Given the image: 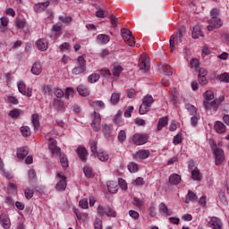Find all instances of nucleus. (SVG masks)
<instances>
[{
    "mask_svg": "<svg viewBox=\"0 0 229 229\" xmlns=\"http://www.w3.org/2000/svg\"><path fill=\"white\" fill-rule=\"evenodd\" d=\"M153 103H155V100L153 99V97L151 95L145 96L143 98L142 104L140 106L139 114L140 115H144L145 114H148Z\"/></svg>",
    "mask_w": 229,
    "mask_h": 229,
    "instance_id": "f257e3e1",
    "label": "nucleus"
},
{
    "mask_svg": "<svg viewBox=\"0 0 229 229\" xmlns=\"http://www.w3.org/2000/svg\"><path fill=\"white\" fill-rule=\"evenodd\" d=\"M121 35L123 40L127 42L128 46H130L131 47H133L135 46V37L133 36L130 30L123 28L121 30Z\"/></svg>",
    "mask_w": 229,
    "mask_h": 229,
    "instance_id": "f03ea898",
    "label": "nucleus"
},
{
    "mask_svg": "<svg viewBox=\"0 0 229 229\" xmlns=\"http://www.w3.org/2000/svg\"><path fill=\"white\" fill-rule=\"evenodd\" d=\"M213 154L215 156L216 165H221L222 162H225V151L222 148L216 146V143L212 146Z\"/></svg>",
    "mask_w": 229,
    "mask_h": 229,
    "instance_id": "7ed1b4c3",
    "label": "nucleus"
},
{
    "mask_svg": "<svg viewBox=\"0 0 229 229\" xmlns=\"http://www.w3.org/2000/svg\"><path fill=\"white\" fill-rule=\"evenodd\" d=\"M225 101V96H220L218 98L208 102V101H204V108L206 110H210V108H213L215 112H217V108L219 107V105H221L222 102Z\"/></svg>",
    "mask_w": 229,
    "mask_h": 229,
    "instance_id": "20e7f679",
    "label": "nucleus"
},
{
    "mask_svg": "<svg viewBox=\"0 0 229 229\" xmlns=\"http://www.w3.org/2000/svg\"><path fill=\"white\" fill-rule=\"evenodd\" d=\"M78 65L77 67L73 68L72 70V74H81L87 71V61H85V58L83 56L80 55L77 59Z\"/></svg>",
    "mask_w": 229,
    "mask_h": 229,
    "instance_id": "39448f33",
    "label": "nucleus"
},
{
    "mask_svg": "<svg viewBox=\"0 0 229 229\" xmlns=\"http://www.w3.org/2000/svg\"><path fill=\"white\" fill-rule=\"evenodd\" d=\"M97 210L100 217L105 216V214L107 216V217H115V210H114V208L110 206L103 207L99 205Z\"/></svg>",
    "mask_w": 229,
    "mask_h": 229,
    "instance_id": "423d86ee",
    "label": "nucleus"
},
{
    "mask_svg": "<svg viewBox=\"0 0 229 229\" xmlns=\"http://www.w3.org/2000/svg\"><path fill=\"white\" fill-rule=\"evenodd\" d=\"M93 117V121L91 123V128L93 129L94 131H99L101 130V114L93 112L91 114Z\"/></svg>",
    "mask_w": 229,
    "mask_h": 229,
    "instance_id": "0eeeda50",
    "label": "nucleus"
},
{
    "mask_svg": "<svg viewBox=\"0 0 229 229\" xmlns=\"http://www.w3.org/2000/svg\"><path fill=\"white\" fill-rule=\"evenodd\" d=\"M132 142L136 144V146H142V144H146V142H148V135L134 134L132 138Z\"/></svg>",
    "mask_w": 229,
    "mask_h": 229,
    "instance_id": "6e6552de",
    "label": "nucleus"
},
{
    "mask_svg": "<svg viewBox=\"0 0 229 229\" xmlns=\"http://www.w3.org/2000/svg\"><path fill=\"white\" fill-rule=\"evenodd\" d=\"M49 141L50 143L48 144V149L52 155H58V153H62L60 147L56 145V140L50 138Z\"/></svg>",
    "mask_w": 229,
    "mask_h": 229,
    "instance_id": "1a4fd4ad",
    "label": "nucleus"
},
{
    "mask_svg": "<svg viewBox=\"0 0 229 229\" xmlns=\"http://www.w3.org/2000/svg\"><path fill=\"white\" fill-rule=\"evenodd\" d=\"M208 226L213 229H221L223 228V222L221 221V219L213 216L211 217L210 221L208 222Z\"/></svg>",
    "mask_w": 229,
    "mask_h": 229,
    "instance_id": "9d476101",
    "label": "nucleus"
},
{
    "mask_svg": "<svg viewBox=\"0 0 229 229\" xmlns=\"http://www.w3.org/2000/svg\"><path fill=\"white\" fill-rule=\"evenodd\" d=\"M148 157H149V150H146V149L139 150L133 155V158L135 159L140 158L141 160H146V158H148Z\"/></svg>",
    "mask_w": 229,
    "mask_h": 229,
    "instance_id": "9b49d317",
    "label": "nucleus"
},
{
    "mask_svg": "<svg viewBox=\"0 0 229 229\" xmlns=\"http://www.w3.org/2000/svg\"><path fill=\"white\" fill-rule=\"evenodd\" d=\"M36 47L39 51H47V39L40 38L36 42Z\"/></svg>",
    "mask_w": 229,
    "mask_h": 229,
    "instance_id": "f8f14e48",
    "label": "nucleus"
},
{
    "mask_svg": "<svg viewBox=\"0 0 229 229\" xmlns=\"http://www.w3.org/2000/svg\"><path fill=\"white\" fill-rule=\"evenodd\" d=\"M107 189L111 194H115L119 191V183L115 181H111L107 182Z\"/></svg>",
    "mask_w": 229,
    "mask_h": 229,
    "instance_id": "ddd939ff",
    "label": "nucleus"
},
{
    "mask_svg": "<svg viewBox=\"0 0 229 229\" xmlns=\"http://www.w3.org/2000/svg\"><path fill=\"white\" fill-rule=\"evenodd\" d=\"M214 129L216 131V133H226V126L225 125V123H223V122H216Z\"/></svg>",
    "mask_w": 229,
    "mask_h": 229,
    "instance_id": "4468645a",
    "label": "nucleus"
},
{
    "mask_svg": "<svg viewBox=\"0 0 229 229\" xmlns=\"http://www.w3.org/2000/svg\"><path fill=\"white\" fill-rule=\"evenodd\" d=\"M77 92L80 94V96H82L83 98H87V96H89L90 94L89 88L82 84L77 87Z\"/></svg>",
    "mask_w": 229,
    "mask_h": 229,
    "instance_id": "2eb2a0df",
    "label": "nucleus"
},
{
    "mask_svg": "<svg viewBox=\"0 0 229 229\" xmlns=\"http://www.w3.org/2000/svg\"><path fill=\"white\" fill-rule=\"evenodd\" d=\"M59 160H60V164H61L63 169L69 168V159L67 158V156H65V154L60 152L59 153Z\"/></svg>",
    "mask_w": 229,
    "mask_h": 229,
    "instance_id": "dca6fc26",
    "label": "nucleus"
},
{
    "mask_svg": "<svg viewBox=\"0 0 229 229\" xmlns=\"http://www.w3.org/2000/svg\"><path fill=\"white\" fill-rule=\"evenodd\" d=\"M191 36H192V38H199V37H205V35H203V32H201V26L195 25L193 27Z\"/></svg>",
    "mask_w": 229,
    "mask_h": 229,
    "instance_id": "f3484780",
    "label": "nucleus"
},
{
    "mask_svg": "<svg viewBox=\"0 0 229 229\" xmlns=\"http://www.w3.org/2000/svg\"><path fill=\"white\" fill-rule=\"evenodd\" d=\"M32 124L34 126V130L38 131L40 130V118L37 114H32L31 116Z\"/></svg>",
    "mask_w": 229,
    "mask_h": 229,
    "instance_id": "a211bd4d",
    "label": "nucleus"
},
{
    "mask_svg": "<svg viewBox=\"0 0 229 229\" xmlns=\"http://www.w3.org/2000/svg\"><path fill=\"white\" fill-rule=\"evenodd\" d=\"M30 71L32 74H34L35 76H38V74L42 72V64H40V63L38 62L34 63Z\"/></svg>",
    "mask_w": 229,
    "mask_h": 229,
    "instance_id": "6ab92c4d",
    "label": "nucleus"
},
{
    "mask_svg": "<svg viewBox=\"0 0 229 229\" xmlns=\"http://www.w3.org/2000/svg\"><path fill=\"white\" fill-rule=\"evenodd\" d=\"M208 23L215 26L216 30H219V28H221V26H223V21H221V19L219 17L211 18L208 21Z\"/></svg>",
    "mask_w": 229,
    "mask_h": 229,
    "instance_id": "aec40b11",
    "label": "nucleus"
},
{
    "mask_svg": "<svg viewBox=\"0 0 229 229\" xmlns=\"http://www.w3.org/2000/svg\"><path fill=\"white\" fill-rule=\"evenodd\" d=\"M191 201H192V202L198 201V195H196V193H194V191L190 190L188 191V194L186 195L185 203L189 204V203H191Z\"/></svg>",
    "mask_w": 229,
    "mask_h": 229,
    "instance_id": "412c9836",
    "label": "nucleus"
},
{
    "mask_svg": "<svg viewBox=\"0 0 229 229\" xmlns=\"http://www.w3.org/2000/svg\"><path fill=\"white\" fill-rule=\"evenodd\" d=\"M180 182H182V176H180L179 174H173L170 175L169 183H171V185H178Z\"/></svg>",
    "mask_w": 229,
    "mask_h": 229,
    "instance_id": "4be33fe9",
    "label": "nucleus"
},
{
    "mask_svg": "<svg viewBox=\"0 0 229 229\" xmlns=\"http://www.w3.org/2000/svg\"><path fill=\"white\" fill-rule=\"evenodd\" d=\"M28 153H30V149L28 148V147H22L18 148L17 157L18 158H24L28 157Z\"/></svg>",
    "mask_w": 229,
    "mask_h": 229,
    "instance_id": "5701e85b",
    "label": "nucleus"
},
{
    "mask_svg": "<svg viewBox=\"0 0 229 229\" xmlns=\"http://www.w3.org/2000/svg\"><path fill=\"white\" fill-rule=\"evenodd\" d=\"M159 211L165 214V216H173V211L169 210V208L164 202L159 204Z\"/></svg>",
    "mask_w": 229,
    "mask_h": 229,
    "instance_id": "b1692460",
    "label": "nucleus"
},
{
    "mask_svg": "<svg viewBox=\"0 0 229 229\" xmlns=\"http://www.w3.org/2000/svg\"><path fill=\"white\" fill-rule=\"evenodd\" d=\"M54 107L55 108V110H57V112H61V110H64V108H65V104L64 103V101L55 98Z\"/></svg>",
    "mask_w": 229,
    "mask_h": 229,
    "instance_id": "393cba45",
    "label": "nucleus"
},
{
    "mask_svg": "<svg viewBox=\"0 0 229 229\" xmlns=\"http://www.w3.org/2000/svg\"><path fill=\"white\" fill-rule=\"evenodd\" d=\"M77 153L78 156L80 157L81 160H82V162H87V148H77Z\"/></svg>",
    "mask_w": 229,
    "mask_h": 229,
    "instance_id": "a878e982",
    "label": "nucleus"
},
{
    "mask_svg": "<svg viewBox=\"0 0 229 229\" xmlns=\"http://www.w3.org/2000/svg\"><path fill=\"white\" fill-rule=\"evenodd\" d=\"M167 123H169V117L168 116L161 117L158 120V123H157V130L160 131L165 126H167Z\"/></svg>",
    "mask_w": 229,
    "mask_h": 229,
    "instance_id": "bb28decb",
    "label": "nucleus"
},
{
    "mask_svg": "<svg viewBox=\"0 0 229 229\" xmlns=\"http://www.w3.org/2000/svg\"><path fill=\"white\" fill-rule=\"evenodd\" d=\"M0 223L4 228H10V218H8V216H6L5 215L0 216Z\"/></svg>",
    "mask_w": 229,
    "mask_h": 229,
    "instance_id": "cd10ccee",
    "label": "nucleus"
},
{
    "mask_svg": "<svg viewBox=\"0 0 229 229\" xmlns=\"http://www.w3.org/2000/svg\"><path fill=\"white\" fill-rule=\"evenodd\" d=\"M53 31L55 32V34L51 35V38H56V37H58V33H60V31H62V24H60V22L53 25L52 27Z\"/></svg>",
    "mask_w": 229,
    "mask_h": 229,
    "instance_id": "c85d7f7f",
    "label": "nucleus"
},
{
    "mask_svg": "<svg viewBox=\"0 0 229 229\" xmlns=\"http://www.w3.org/2000/svg\"><path fill=\"white\" fill-rule=\"evenodd\" d=\"M96 155L100 160V162H107L109 158L108 154L105 151H101V149H99Z\"/></svg>",
    "mask_w": 229,
    "mask_h": 229,
    "instance_id": "c756f323",
    "label": "nucleus"
},
{
    "mask_svg": "<svg viewBox=\"0 0 229 229\" xmlns=\"http://www.w3.org/2000/svg\"><path fill=\"white\" fill-rule=\"evenodd\" d=\"M49 6V1L39 3L35 5V10L37 12H44Z\"/></svg>",
    "mask_w": 229,
    "mask_h": 229,
    "instance_id": "7c9ffc66",
    "label": "nucleus"
},
{
    "mask_svg": "<svg viewBox=\"0 0 229 229\" xmlns=\"http://www.w3.org/2000/svg\"><path fill=\"white\" fill-rule=\"evenodd\" d=\"M97 40H98L100 44H108V42H110V37L106 34H99L97 37Z\"/></svg>",
    "mask_w": 229,
    "mask_h": 229,
    "instance_id": "2f4dec72",
    "label": "nucleus"
},
{
    "mask_svg": "<svg viewBox=\"0 0 229 229\" xmlns=\"http://www.w3.org/2000/svg\"><path fill=\"white\" fill-rule=\"evenodd\" d=\"M90 149H91V156L92 157H96L97 153H99V151H98V141L91 140H90Z\"/></svg>",
    "mask_w": 229,
    "mask_h": 229,
    "instance_id": "473e14b6",
    "label": "nucleus"
},
{
    "mask_svg": "<svg viewBox=\"0 0 229 229\" xmlns=\"http://www.w3.org/2000/svg\"><path fill=\"white\" fill-rule=\"evenodd\" d=\"M83 173L87 178H94V171L89 166H84Z\"/></svg>",
    "mask_w": 229,
    "mask_h": 229,
    "instance_id": "72a5a7b5",
    "label": "nucleus"
},
{
    "mask_svg": "<svg viewBox=\"0 0 229 229\" xmlns=\"http://www.w3.org/2000/svg\"><path fill=\"white\" fill-rule=\"evenodd\" d=\"M66 188L67 181L65 179H61L56 184L57 191H65Z\"/></svg>",
    "mask_w": 229,
    "mask_h": 229,
    "instance_id": "f704fd0d",
    "label": "nucleus"
},
{
    "mask_svg": "<svg viewBox=\"0 0 229 229\" xmlns=\"http://www.w3.org/2000/svg\"><path fill=\"white\" fill-rule=\"evenodd\" d=\"M120 100H121V94L117 92H114L112 94L110 101L113 105H117V103H119Z\"/></svg>",
    "mask_w": 229,
    "mask_h": 229,
    "instance_id": "c9c22d12",
    "label": "nucleus"
},
{
    "mask_svg": "<svg viewBox=\"0 0 229 229\" xmlns=\"http://www.w3.org/2000/svg\"><path fill=\"white\" fill-rule=\"evenodd\" d=\"M35 180H37V173L35 172V170L30 169L29 171V182L30 185H32V183H35Z\"/></svg>",
    "mask_w": 229,
    "mask_h": 229,
    "instance_id": "e433bc0d",
    "label": "nucleus"
},
{
    "mask_svg": "<svg viewBox=\"0 0 229 229\" xmlns=\"http://www.w3.org/2000/svg\"><path fill=\"white\" fill-rule=\"evenodd\" d=\"M99 78H101L99 74L92 73L88 77V81L89 83H96V81H99Z\"/></svg>",
    "mask_w": 229,
    "mask_h": 229,
    "instance_id": "4c0bfd02",
    "label": "nucleus"
},
{
    "mask_svg": "<svg viewBox=\"0 0 229 229\" xmlns=\"http://www.w3.org/2000/svg\"><path fill=\"white\" fill-rule=\"evenodd\" d=\"M21 131L23 137H30L31 135V129L29 126L21 127Z\"/></svg>",
    "mask_w": 229,
    "mask_h": 229,
    "instance_id": "58836bf2",
    "label": "nucleus"
},
{
    "mask_svg": "<svg viewBox=\"0 0 229 229\" xmlns=\"http://www.w3.org/2000/svg\"><path fill=\"white\" fill-rule=\"evenodd\" d=\"M18 90L19 92H21V94L26 96V84L24 83V81H20L18 82Z\"/></svg>",
    "mask_w": 229,
    "mask_h": 229,
    "instance_id": "ea45409f",
    "label": "nucleus"
},
{
    "mask_svg": "<svg viewBox=\"0 0 229 229\" xmlns=\"http://www.w3.org/2000/svg\"><path fill=\"white\" fill-rule=\"evenodd\" d=\"M190 64L191 69L198 71V69L199 68V59L192 58Z\"/></svg>",
    "mask_w": 229,
    "mask_h": 229,
    "instance_id": "a19ab883",
    "label": "nucleus"
},
{
    "mask_svg": "<svg viewBox=\"0 0 229 229\" xmlns=\"http://www.w3.org/2000/svg\"><path fill=\"white\" fill-rule=\"evenodd\" d=\"M127 167L130 173H137V171H139V165L134 162H131Z\"/></svg>",
    "mask_w": 229,
    "mask_h": 229,
    "instance_id": "79ce46f5",
    "label": "nucleus"
},
{
    "mask_svg": "<svg viewBox=\"0 0 229 229\" xmlns=\"http://www.w3.org/2000/svg\"><path fill=\"white\" fill-rule=\"evenodd\" d=\"M191 178L192 180H197L198 182H199V180H201V174H199V170H192Z\"/></svg>",
    "mask_w": 229,
    "mask_h": 229,
    "instance_id": "37998d69",
    "label": "nucleus"
},
{
    "mask_svg": "<svg viewBox=\"0 0 229 229\" xmlns=\"http://www.w3.org/2000/svg\"><path fill=\"white\" fill-rule=\"evenodd\" d=\"M139 68L140 71H144V72H146L147 71H149V64H148L147 63H145L144 61H141L139 64H138Z\"/></svg>",
    "mask_w": 229,
    "mask_h": 229,
    "instance_id": "c03bdc74",
    "label": "nucleus"
},
{
    "mask_svg": "<svg viewBox=\"0 0 229 229\" xmlns=\"http://www.w3.org/2000/svg\"><path fill=\"white\" fill-rule=\"evenodd\" d=\"M59 21H62L64 24H71L72 22V18L71 16H59Z\"/></svg>",
    "mask_w": 229,
    "mask_h": 229,
    "instance_id": "a18cd8bd",
    "label": "nucleus"
},
{
    "mask_svg": "<svg viewBox=\"0 0 229 229\" xmlns=\"http://www.w3.org/2000/svg\"><path fill=\"white\" fill-rule=\"evenodd\" d=\"M219 199L223 205H228V199H226V195L225 194V191H220L219 194Z\"/></svg>",
    "mask_w": 229,
    "mask_h": 229,
    "instance_id": "49530a36",
    "label": "nucleus"
},
{
    "mask_svg": "<svg viewBox=\"0 0 229 229\" xmlns=\"http://www.w3.org/2000/svg\"><path fill=\"white\" fill-rule=\"evenodd\" d=\"M196 72H198V78L203 76V77H207V75L208 74V72L207 71V69L205 68H201L199 67L198 70H196Z\"/></svg>",
    "mask_w": 229,
    "mask_h": 229,
    "instance_id": "de8ad7c7",
    "label": "nucleus"
},
{
    "mask_svg": "<svg viewBox=\"0 0 229 229\" xmlns=\"http://www.w3.org/2000/svg\"><path fill=\"white\" fill-rule=\"evenodd\" d=\"M118 140L123 144L126 140V131L124 130L120 131L118 134Z\"/></svg>",
    "mask_w": 229,
    "mask_h": 229,
    "instance_id": "09e8293b",
    "label": "nucleus"
},
{
    "mask_svg": "<svg viewBox=\"0 0 229 229\" xmlns=\"http://www.w3.org/2000/svg\"><path fill=\"white\" fill-rule=\"evenodd\" d=\"M103 133H104L105 137H106V139H108V137H110L112 135V131L110 129V126L104 125Z\"/></svg>",
    "mask_w": 229,
    "mask_h": 229,
    "instance_id": "8fccbe9b",
    "label": "nucleus"
},
{
    "mask_svg": "<svg viewBox=\"0 0 229 229\" xmlns=\"http://www.w3.org/2000/svg\"><path fill=\"white\" fill-rule=\"evenodd\" d=\"M185 108H186V110H188V112H191V114L198 113V108H196V106H194L191 104H186Z\"/></svg>",
    "mask_w": 229,
    "mask_h": 229,
    "instance_id": "3c124183",
    "label": "nucleus"
},
{
    "mask_svg": "<svg viewBox=\"0 0 229 229\" xmlns=\"http://www.w3.org/2000/svg\"><path fill=\"white\" fill-rule=\"evenodd\" d=\"M220 81H225V83H229V73L224 72L218 76Z\"/></svg>",
    "mask_w": 229,
    "mask_h": 229,
    "instance_id": "603ef678",
    "label": "nucleus"
},
{
    "mask_svg": "<svg viewBox=\"0 0 229 229\" xmlns=\"http://www.w3.org/2000/svg\"><path fill=\"white\" fill-rule=\"evenodd\" d=\"M93 106L95 108H99L100 110H103V108H105V103L101 100H97L93 102Z\"/></svg>",
    "mask_w": 229,
    "mask_h": 229,
    "instance_id": "864d4df0",
    "label": "nucleus"
},
{
    "mask_svg": "<svg viewBox=\"0 0 229 229\" xmlns=\"http://www.w3.org/2000/svg\"><path fill=\"white\" fill-rule=\"evenodd\" d=\"M70 96H74V89L72 88H66L65 89V94H64V98L65 99H69Z\"/></svg>",
    "mask_w": 229,
    "mask_h": 229,
    "instance_id": "5fc2aeb1",
    "label": "nucleus"
},
{
    "mask_svg": "<svg viewBox=\"0 0 229 229\" xmlns=\"http://www.w3.org/2000/svg\"><path fill=\"white\" fill-rule=\"evenodd\" d=\"M212 99H214V92L211 90H207L206 91V100H204V101H208V103H210V101H212Z\"/></svg>",
    "mask_w": 229,
    "mask_h": 229,
    "instance_id": "6e6d98bb",
    "label": "nucleus"
},
{
    "mask_svg": "<svg viewBox=\"0 0 229 229\" xmlns=\"http://www.w3.org/2000/svg\"><path fill=\"white\" fill-rule=\"evenodd\" d=\"M123 66H121V65L114 66L113 74H114V76H119V74H121V72H123Z\"/></svg>",
    "mask_w": 229,
    "mask_h": 229,
    "instance_id": "4d7b16f0",
    "label": "nucleus"
},
{
    "mask_svg": "<svg viewBox=\"0 0 229 229\" xmlns=\"http://www.w3.org/2000/svg\"><path fill=\"white\" fill-rule=\"evenodd\" d=\"M33 194H35V192L33 191V190L27 188L25 190V198L27 199H31L33 198Z\"/></svg>",
    "mask_w": 229,
    "mask_h": 229,
    "instance_id": "13d9d810",
    "label": "nucleus"
},
{
    "mask_svg": "<svg viewBox=\"0 0 229 229\" xmlns=\"http://www.w3.org/2000/svg\"><path fill=\"white\" fill-rule=\"evenodd\" d=\"M9 115L13 119H15V118L19 117V115H21V112L19 111V109H13L9 112Z\"/></svg>",
    "mask_w": 229,
    "mask_h": 229,
    "instance_id": "bf43d9fd",
    "label": "nucleus"
},
{
    "mask_svg": "<svg viewBox=\"0 0 229 229\" xmlns=\"http://www.w3.org/2000/svg\"><path fill=\"white\" fill-rule=\"evenodd\" d=\"M144 183H146V182L142 177H138L137 179L132 181V185H144Z\"/></svg>",
    "mask_w": 229,
    "mask_h": 229,
    "instance_id": "052dcab7",
    "label": "nucleus"
},
{
    "mask_svg": "<svg viewBox=\"0 0 229 229\" xmlns=\"http://www.w3.org/2000/svg\"><path fill=\"white\" fill-rule=\"evenodd\" d=\"M118 185H120V187L123 190L126 191V189H128V184L126 183V181H124V179L120 178L118 180Z\"/></svg>",
    "mask_w": 229,
    "mask_h": 229,
    "instance_id": "680f3d73",
    "label": "nucleus"
},
{
    "mask_svg": "<svg viewBox=\"0 0 229 229\" xmlns=\"http://www.w3.org/2000/svg\"><path fill=\"white\" fill-rule=\"evenodd\" d=\"M79 205L81 208H89V199H82L80 200Z\"/></svg>",
    "mask_w": 229,
    "mask_h": 229,
    "instance_id": "e2e57ef3",
    "label": "nucleus"
},
{
    "mask_svg": "<svg viewBox=\"0 0 229 229\" xmlns=\"http://www.w3.org/2000/svg\"><path fill=\"white\" fill-rule=\"evenodd\" d=\"M198 119H199V114H193V116L191 118L192 126H196V124H198Z\"/></svg>",
    "mask_w": 229,
    "mask_h": 229,
    "instance_id": "0e129e2a",
    "label": "nucleus"
},
{
    "mask_svg": "<svg viewBox=\"0 0 229 229\" xmlns=\"http://www.w3.org/2000/svg\"><path fill=\"white\" fill-rule=\"evenodd\" d=\"M95 229H103V221L99 218L95 219Z\"/></svg>",
    "mask_w": 229,
    "mask_h": 229,
    "instance_id": "69168bd1",
    "label": "nucleus"
},
{
    "mask_svg": "<svg viewBox=\"0 0 229 229\" xmlns=\"http://www.w3.org/2000/svg\"><path fill=\"white\" fill-rule=\"evenodd\" d=\"M173 142L175 146L182 144V133H178L176 136H174Z\"/></svg>",
    "mask_w": 229,
    "mask_h": 229,
    "instance_id": "338daca9",
    "label": "nucleus"
},
{
    "mask_svg": "<svg viewBox=\"0 0 229 229\" xmlns=\"http://www.w3.org/2000/svg\"><path fill=\"white\" fill-rule=\"evenodd\" d=\"M54 94L55 97L61 99V98L64 96V90H62L61 89H55Z\"/></svg>",
    "mask_w": 229,
    "mask_h": 229,
    "instance_id": "774afa93",
    "label": "nucleus"
}]
</instances>
